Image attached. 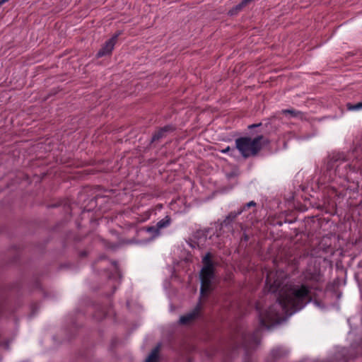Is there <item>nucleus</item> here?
Masks as SVG:
<instances>
[{"label":"nucleus","instance_id":"f257e3e1","mask_svg":"<svg viewBox=\"0 0 362 362\" xmlns=\"http://www.w3.org/2000/svg\"><path fill=\"white\" fill-rule=\"evenodd\" d=\"M311 288L307 284L290 285L285 290H280L276 303L268 308L264 313L259 312L261 327L269 329L267 322L280 323L297 311L311 303L313 298Z\"/></svg>","mask_w":362,"mask_h":362},{"label":"nucleus","instance_id":"f03ea898","mask_svg":"<svg viewBox=\"0 0 362 362\" xmlns=\"http://www.w3.org/2000/svg\"><path fill=\"white\" fill-rule=\"evenodd\" d=\"M262 128L263 124L262 122L249 125L247 127V129L250 130L249 136H240L236 139L234 148L227 146L220 150V151L222 153H230V156H233V152L237 149L244 158L257 156L262 147L268 145L270 142L269 139L263 136Z\"/></svg>","mask_w":362,"mask_h":362},{"label":"nucleus","instance_id":"7ed1b4c3","mask_svg":"<svg viewBox=\"0 0 362 362\" xmlns=\"http://www.w3.org/2000/svg\"><path fill=\"white\" fill-rule=\"evenodd\" d=\"M327 170H334L335 174L342 178H346L349 172L357 171L355 165L348 163L346 155L343 152L334 153L329 157Z\"/></svg>","mask_w":362,"mask_h":362},{"label":"nucleus","instance_id":"20e7f679","mask_svg":"<svg viewBox=\"0 0 362 362\" xmlns=\"http://www.w3.org/2000/svg\"><path fill=\"white\" fill-rule=\"evenodd\" d=\"M203 267L200 271V295L205 296L212 290L211 282L215 276V267L211 260V255L207 252L202 259Z\"/></svg>","mask_w":362,"mask_h":362},{"label":"nucleus","instance_id":"39448f33","mask_svg":"<svg viewBox=\"0 0 362 362\" xmlns=\"http://www.w3.org/2000/svg\"><path fill=\"white\" fill-rule=\"evenodd\" d=\"M303 279L306 282L311 283V285L309 286L311 290L319 292L322 291L325 279L320 267L307 268L303 272Z\"/></svg>","mask_w":362,"mask_h":362},{"label":"nucleus","instance_id":"423d86ee","mask_svg":"<svg viewBox=\"0 0 362 362\" xmlns=\"http://www.w3.org/2000/svg\"><path fill=\"white\" fill-rule=\"evenodd\" d=\"M122 31H117L108 40H107L102 47L98 50L96 54L98 58L109 55L112 53L115 44L117 43L118 37L121 35Z\"/></svg>","mask_w":362,"mask_h":362},{"label":"nucleus","instance_id":"0eeeda50","mask_svg":"<svg viewBox=\"0 0 362 362\" xmlns=\"http://www.w3.org/2000/svg\"><path fill=\"white\" fill-rule=\"evenodd\" d=\"M176 130L175 125L169 124L162 127H158L152 134L150 144L160 141L162 139L165 138L168 134L173 133Z\"/></svg>","mask_w":362,"mask_h":362},{"label":"nucleus","instance_id":"6e6552de","mask_svg":"<svg viewBox=\"0 0 362 362\" xmlns=\"http://www.w3.org/2000/svg\"><path fill=\"white\" fill-rule=\"evenodd\" d=\"M241 214V211H230L225 218L220 223V230L226 228L233 235H235L233 225L235 223L237 217Z\"/></svg>","mask_w":362,"mask_h":362},{"label":"nucleus","instance_id":"1a4fd4ad","mask_svg":"<svg viewBox=\"0 0 362 362\" xmlns=\"http://www.w3.org/2000/svg\"><path fill=\"white\" fill-rule=\"evenodd\" d=\"M201 308L202 306L201 303L199 301L191 312L180 317V323L182 325H188L190 322H192L199 316L201 311Z\"/></svg>","mask_w":362,"mask_h":362},{"label":"nucleus","instance_id":"9d476101","mask_svg":"<svg viewBox=\"0 0 362 362\" xmlns=\"http://www.w3.org/2000/svg\"><path fill=\"white\" fill-rule=\"evenodd\" d=\"M252 0H242L238 4L233 7L228 11V15L235 16L241 11Z\"/></svg>","mask_w":362,"mask_h":362},{"label":"nucleus","instance_id":"9b49d317","mask_svg":"<svg viewBox=\"0 0 362 362\" xmlns=\"http://www.w3.org/2000/svg\"><path fill=\"white\" fill-rule=\"evenodd\" d=\"M238 225L240 228V230L243 231V235L240 240V246L247 247V242L250 240V236L246 233V226L243 223H238Z\"/></svg>","mask_w":362,"mask_h":362},{"label":"nucleus","instance_id":"f8f14e48","mask_svg":"<svg viewBox=\"0 0 362 362\" xmlns=\"http://www.w3.org/2000/svg\"><path fill=\"white\" fill-rule=\"evenodd\" d=\"M170 223H171L170 217L168 216H166L165 218H162L156 223V226L157 228H156V230L160 231V229H162L163 228H166L168 226H170Z\"/></svg>","mask_w":362,"mask_h":362},{"label":"nucleus","instance_id":"ddd939ff","mask_svg":"<svg viewBox=\"0 0 362 362\" xmlns=\"http://www.w3.org/2000/svg\"><path fill=\"white\" fill-rule=\"evenodd\" d=\"M266 284H269V291L271 293H276L279 291V289L281 287V283L279 281H274L272 284H270V279L269 277L267 276L266 279Z\"/></svg>","mask_w":362,"mask_h":362},{"label":"nucleus","instance_id":"4468645a","mask_svg":"<svg viewBox=\"0 0 362 362\" xmlns=\"http://www.w3.org/2000/svg\"><path fill=\"white\" fill-rule=\"evenodd\" d=\"M285 354L286 353L280 348L274 349L270 353V356L274 360L279 359Z\"/></svg>","mask_w":362,"mask_h":362},{"label":"nucleus","instance_id":"2eb2a0df","mask_svg":"<svg viewBox=\"0 0 362 362\" xmlns=\"http://www.w3.org/2000/svg\"><path fill=\"white\" fill-rule=\"evenodd\" d=\"M158 358V346L156 347L148 358L146 359V362H157Z\"/></svg>","mask_w":362,"mask_h":362},{"label":"nucleus","instance_id":"dca6fc26","mask_svg":"<svg viewBox=\"0 0 362 362\" xmlns=\"http://www.w3.org/2000/svg\"><path fill=\"white\" fill-rule=\"evenodd\" d=\"M282 113L285 115H290L292 117H298L303 115V112L294 109H285L282 110Z\"/></svg>","mask_w":362,"mask_h":362},{"label":"nucleus","instance_id":"f3484780","mask_svg":"<svg viewBox=\"0 0 362 362\" xmlns=\"http://www.w3.org/2000/svg\"><path fill=\"white\" fill-rule=\"evenodd\" d=\"M156 228H157L156 226H149V227H144L141 228L139 231H146L151 233L153 234V236H157L159 235L160 232L158 230H156Z\"/></svg>","mask_w":362,"mask_h":362},{"label":"nucleus","instance_id":"a211bd4d","mask_svg":"<svg viewBox=\"0 0 362 362\" xmlns=\"http://www.w3.org/2000/svg\"><path fill=\"white\" fill-rule=\"evenodd\" d=\"M346 107L349 110H351V111L362 109V101H361L356 104H351L350 103H348L346 104Z\"/></svg>","mask_w":362,"mask_h":362},{"label":"nucleus","instance_id":"6ab92c4d","mask_svg":"<svg viewBox=\"0 0 362 362\" xmlns=\"http://www.w3.org/2000/svg\"><path fill=\"white\" fill-rule=\"evenodd\" d=\"M257 205L256 202L254 201H250L246 204H245L243 206L238 209L237 211H241V214L245 211L247 209L251 207V206H255Z\"/></svg>","mask_w":362,"mask_h":362},{"label":"nucleus","instance_id":"aec40b11","mask_svg":"<svg viewBox=\"0 0 362 362\" xmlns=\"http://www.w3.org/2000/svg\"><path fill=\"white\" fill-rule=\"evenodd\" d=\"M312 296H313V298L312 302H313L316 305L320 306V301H319L317 299H316V293H315V291H314V292L312 293Z\"/></svg>","mask_w":362,"mask_h":362},{"label":"nucleus","instance_id":"412c9836","mask_svg":"<svg viewBox=\"0 0 362 362\" xmlns=\"http://www.w3.org/2000/svg\"><path fill=\"white\" fill-rule=\"evenodd\" d=\"M78 255H79L80 257L83 258V257H87L88 252L86 250H83V251H81Z\"/></svg>","mask_w":362,"mask_h":362},{"label":"nucleus","instance_id":"4be33fe9","mask_svg":"<svg viewBox=\"0 0 362 362\" xmlns=\"http://www.w3.org/2000/svg\"><path fill=\"white\" fill-rule=\"evenodd\" d=\"M64 208L66 211H69L71 209H70V205L69 204H64Z\"/></svg>","mask_w":362,"mask_h":362},{"label":"nucleus","instance_id":"5701e85b","mask_svg":"<svg viewBox=\"0 0 362 362\" xmlns=\"http://www.w3.org/2000/svg\"><path fill=\"white\" fill-rule=\"evenodd\" d=\"M60 204H52V205H49L48 207H51V208H53V207H57V206H59Z\"/></svg>","mask_w":362,"mask_h":362},{"label":"nucleus","instance_id":"b1692460","mask_svg":"<svg viewBox=\"0 0 362 362\" xmlns=\"http://www.w3.org/2000/svg\"><path fill=\"white\" fill-rule=\"evenodd\" d=\"M112 264L115 266V267H117V262L114 261V262H112Z\"/></svg>","mask_w":362,"mask_h":362},{"label":"nucleus","instance_id":"393cba45","mask_svg":"<svg viewBox=\"0 0 362 362\" xmlns=\"http://www.w3.org/2000/svg\"><path fill=\"white\" fill-rule=\"evenodd\" d=\"M245 362H250L249 361H245Z\"/></svg>","mask_w":362,"mask_h":362}]
</instances>
